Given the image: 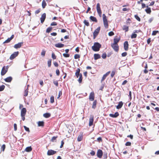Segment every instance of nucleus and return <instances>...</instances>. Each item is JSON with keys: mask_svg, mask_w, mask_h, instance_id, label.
<instances>
[{"mask_svg": "<svg viewBox=\"0 0 159 159\" xmlns=\"http://www.w3.org/2000/svg\"><path fill=\"white\" fill-rule=\"evenodd\" d=\"M101 47V45L98 42H95L94 45L92 47V50L95 51L97 52L99 50L100 48Z\"/></svg>", "mask_w": 159, "mask_h": 159, "instance_id": "obj_1", "label": "nucleus"}, {"mask_svg": "<svg viewBox=\"0 0 159 159\" xmlns=\"http://www.w3.org/2000/svg\"><path fill=\"white\" fill-rule=\"evenodd\" d=\"M102 18L104 26L106 28H108V22L107 17L105 14L102 15Z\"/></svg>", "mask_w": 159, "mask_h": 159, "instance_id": "obj_2", "label": "nucleus"}, {"mask_svg": "<svg viewBox=\"0 0 159 159\" xmlns=\"http://www.w3.org/2000/svg\"><path fill=\"white\" fill-rule=\"evenodd\" d=\"M27 111L25 108H23L21 111V116L22 117V120L24 121L25 120V116L26 115Z\"/></svg>", "mask_w": 159, "mask_h": 159, "instance_id": "obj_3", "label": "nucleus"}, {"mask_svg": "<svg viewBox=\"0 0 159 159\" xmlns=\"http://www.w3.org/2000/svg\"><path fill=\"white\" fill-rule=\"evenodd\" d=\"M100 30V27H98L94 31L93 33V38L95 39L99 34Z\"/></svg>", "mask_w": 159, "mask_h": 159, "instance_id": "obj_4", "label": "nucleus"}, {"mask_svg": "<svg viewBox=\"0 0 159 159\" xmlns=\"http://www.w3.org/2000/svg\"><path fill=\"white\" fill-rule=\"evenodd\" d=\"M8 68V66H4L2 69L1 75H4L7 71Z\"/></svg>", "mask_w": 159, "mask_h": 159, "instance_id": "obj_5", "label": "nucleus"}, {"mask_svg": "<svg viewBox=\"0 0 159 159\" xmlns=\"http://www.w3.org/2000/svg\"><path fill=\"white\" fill-rule=\"evenodd\" d=\"M97 11L98 14L99 16L101 17L102 16V12L100 7V5L99 3H98L97 4Z\"/></svg>", "mask_w": 159, "mask_h": 159, "instance_id": "obj_6", "label": "nucleus"}, {"mask_svg": "<svg viewBox=\"0 0 159 159\" xmlns=\"http://www.w3.org/2000/svg\"><path fill=\"white\" fill-rule=\"evenodd\" d=\"M19 52H14L13 54H12L10 57V59L11 60H12L14 59L19 54Z\"/></svg>", "mask_w": 159, "mask_h": 159, "instance_id": "obj_7", "label": "nucleus"}, {"mask_svg": "<svg viewBox=\"0 0 159 159\" xmlns=\"http://www.w3.org/2000/svg\"><path fill=\"white\" fill-rule=\"evenodd\" d=\"M111 46L116 52H117L118 51L119 47L118 44H111Z\"/></svg>", "mask_w": 159, "mask_h": 159, "instance_id": "obj_8", "label": "nucleus"}, {"mask_svg": "<svg viewBox=\"0 0 159 159\" xmlns=\"http://www.w3.org/2000/svg\"><path fill=\"white\" fill-rule=\"evenodd\" d=\"M97 156L99 158H102L103 155V152L101 149H98L97 152Z\"/></svg>", "mask_w": 159, "mask_h": 159, "instance_id": "obj_9", "label": "nucleus"}, {"mask_svg": "<svg viewBox=\"0 0 159 159\" xmlns=\"http://www.w3.org/2000/svg\"><path fill=\"white\" fill-rule=\"evenodd\" d=\"M94 120V117L93 115H90L89 119V125L90 126H92L93 125V123Z\"/></svg>", "mask_w": 159, "mask_h": 159, "instance_id": "obj_10", "label": "nucleus"}, {"mask_svg": "<svg viewBox=\"0 0 159 159\" xmlns=\"http://www.w3.org/2000/svg\"><path fill=\"white\" fill-rule=\"evenodd\" d=\"M57 153V151L52 150H49L47 152V155L48 156L54 155Z\"/></svg>", "mask_w": 159, "mask_h": 159, "instance_id": "obj_11", "label": "nucleus"}, {"mask_svg": "<svg viewBox=\"0 0 159 159\" xmlns=\"http://www.w3.org/2000/svg\"><path fill=\"white\" fill-rule=\"evenodd\" d=\"M46 18V14L45 13H43L41 15V17L40 18L41 23L42 24L43 23L44 21Z\"/></svg>", "mask_w": 159, "mask_h": 159, "instance_id": "obj_12", "label": "nucleus"}, {"mask_svg": "<svg viewBox=\"0 0 159 159\" xmlns=\"http://www.w3.org/2000/svg\"><path fill=\"white\" fill-rule=\"evenodd\" d=\"M94 98V93L93 92H91L89 96V100L90 101H93Z\"/></svg>", "mask_w": 159, "mask_h": 159, "instance_id": "obj_13", "label": "nucleus"}, {"mask_svg": "<svg viewBox=\"0 0 159 159\" xmlns=\"http://www.w3.org/2000/svg\"><path fill=\"white\" fill-rule=\"evenodd\" d=\"M23 42L19 43L17 44H16L14 45V47L16 49H17L20 48L23 45Z\"/></svg>", "mask_w": 159, "mask_h": 159, "instance_id": "obj_14", "label": "nucleus"}, {"mask_svg": "<svg viewBox=\"0 0 159 159\" xmlns=\"http://www.w3.org/2000/svg\"><path fill=\"white\" fill-rule=\"evenodd\" d=\"M124 47L125 50L127 51L128 50L129 44L128 42L126 41L124 43Z\"/></svg>", "mask_w": 159, "mask_h": 159, "instance_id": "obj_15", "label": "nucleus"}, {"mask_svg": "<svg viewBox=\"0 0 159 159\" xmlns=\"http://www.w3.org/2000/svg\"><path fill=\"white\" fill-rule=\"evenodd\" d=\"M119 114L118 112H116L114 114H110L109 116L110 117L112 118H116L119 116Z\"/></svg>", "mask_w": 159, "mask_h": 159, "instance_id": "obj_16", "label": "nucleus"}, {"mask_svg": "<svg viewBox=\"0 0 159 159\" xmlns=\"http://www.w3.org/2000/svg\"><path fill=\"white\" fill-rule=\"evenodd\" d=\"M110 73V71H109L107 72L105 74L103 75V77L101 80V82H102L106 78V77Z\"/></svg>", "mask_w": 159, "mask_h": 159, "instance_id": "obj_17", "label": "nucleus"}, {"mask_svg": "<svg viewBox=\"0 0 159 159\" xmlns=\"http://www.w3.org/2000/svg\"><path fill=\"white\" fill-rule=\"evenodd\" d=\"M14 35H12L10 38H8L6 40L4 43H8L10 42V41L14 38Z\"/></svg>", "mask_w": 159, "mask_h": 159, "instance_id": "obj_18", "label": "nucleus"}, {"mask_svg": "<svg viewBox=\"0 0 159 159\" xmlns=\"http://www.w3.org/2000/svg\"><path fill=\"white\" fill-rule=\"evenodd\" d=\"M123 103L122 101L119 102L118 103V105L116 106V108L117 109H120L123 106Z\"/></svg>", "mask_w": 159, "mask_h": 159, "instance_id": "obj_19", "label": "nucleus"}, {"mask_svg": "<svg viewBox=\"0 0 159 159\" xmlns=\"http://www.w3.org/2000/svg\"><path fill=\"white\" fill-rule=\"evenodd\" d=\"M83 133H81L79 135L77 138V141L78 142H80L82 141L83 139Z\"/></svg>", "mask_w": 159, "mask_h": 159, "instance_id": "obj_20", "label": "nucleus"}, {"mask_svg": "<svg viewBox=\"0 0 159 159\" xmlns=\"http://www.w3.org/2000/svg\"><path fill=\"white\" fill-rule=\"evenodd\" d=\"M55 46L57 48H61L63 47L64 45V44L61 43H58L55 44Z\"/></svg>", "mask_w": 159, "mask_h": 159, "instance_id": "obj_21", "label": "nucleus"}, {"mask_svg": "<svg viewBox=\"0 0 159 159\" xmlns=\"http://www.w3.org/2000/svg\"><path fill=\"white\" fill-rule=\"evenodd\" d=\"M146 7L147 8V9L145 10V11L147 13L150 14L151 12V8L149 7L148 6H146Z\"/></svg>", "mask_w": 159, "mask_h": 159, "instance_id": "obj_22", "label": "nucleus"}, {"mask_svg": "<svg viewBox=\"0 0 159 159\" xmlns=\"http://www.w3.org/2000/svg\"><path fill=\"white\" fill-rule=\"evenodd\" d=\"M89 18L90 20L93 21L95 22H97L98 21V20L96 18L93 16H90Z\"/></svg>", "mask_w": 159, "mask_h": 159, "instance_id": "obj_23", "label": "nucleus"}, {"mask_svg": "<svg viewBox=\"0 0 159 159\" xmlns=\"http://www.w3.org/2000/svg\"><path fill=\"white\" fill-rule=\"evenodd\" d=\"M129 27L128 26L126 25H124L122 28V29L123 30L125 31V32H127L129 30Z\"/></svg>", "mask_w": 159, "mask_h": 159, "instance_id": "obj_24", "label": "nucleus"}, {"mask_svg": "<svg viewBox=\"0 0 159 159\" xmlns=\"http://www.w3.org/2000/svg\"><path fill=\"white\" fill-rule=\"evenodd\" d=\"M94 59L96 60L101 58L100 55L98 54H95L94 55Z\"/></svg>", "mask_w": 159, "mask_h": 159, "instance_id": "obj_25", "label": "nucleus"}, {"mask_svg": "<svg viewBox=\"0 0 159 159\" xmlns=\"http://www.w3.org/2000/svg\"><path fill=\"white\" fill-rule=\"evenodd\" d=\"M12 80V78L11 77H9L5 79V81L7 82H11Z\"/></svg>", "mask_w": 159, "mask_h": 159, "instance_id": "obj_26", "label": "nucleus"}, {"mask_svg": "<svg viewBox=\"0 0 159 159\" xmlns=\"http://www.w3.org/2000/svg\"><path fill=\"white\" fill-rule=\"evenodd\" d=\"M39 126L43 127L44 126V122L43 121H39L38 123Z\"/></svg>", "mask_w": 159, "mask_h": 159, "instance_id": "obj_27", "label": "nucleus"}, {"mask_svg": "<svg viewBox=\"0 0 159 159\" xmlns=\"http://www.w3.org/2000/svg\"><path fill=\"white\" fill-rule=\"evenodd\" d=\"M120 38H114V43L113 44H117V43L119 42L120 40Z\"/></svg>", "mask_w": 159, "mask_h": 159, "instance_id": "obj_28", "label": "nucleus"}, {"mask_svg": "<svg viewBox=\"0 0 159 159\" xmlns=\"http://www.w3.org/2000/svg\"><path fill=\"white\" fill-rule=\"evenodd\" d=\"M51 116V114L49 113H46L44 114L43 115V116L46 118H49Z\"/></svg>", "mask_w": 159, "mask_h": 159, "instance_id": "obj_29", "label": "nucleus"}, {"mask_svg": "<svg viewBox=\"0 0 159 159\" xmlns=\"http://www.w3.org/2000/svg\"><path fill=\"white\" fill-rule=\"evenodd\" d=\"M97 103V100H95L93 101V105L92 106V108H93L95 109L96 107Z\"/></svg>", "mask_w": 159, "mask_h": 159, "instance_id": "obj_30", "label": "nucleus"}, {"mask_svg": "<svg viewBox=\"0 0 159 159\" xmlns=\"http://www.w3.org/2000/svg\"><path fill=\"white\" fill-rule=\"evenodd\" d=\"M32 148L31 146L28 147L25 149V151L28 152H30L32 150Z\"/></svg>", "mask_w": 159, "mask_h": 159, "instance_id": "obj_31", "label": "nucleus"}, {"mask_svg": "<svg viewBox=\"0 0 159 159\" xmlns=\"http://www.w3.org/2000/svg\"><path fill=\"white\" fill-rule=\"evenodd\" d=\"M42 7L43 8H44L47 5V3L45 0H43L42 2Z\"/></svg>", "mask_w": 159, "mask_h": 159, "instance_id": "obj_32", "label": "nucleus"}, {"mask_svg": "<svg viewBox=\"0 0 159 159\" xmlns=\"http://www.w3.org/2000/svg\"><path fill=\"white\" fill-rule=\"evenodd\" d=\"M79 76V78L78 79V81L80 83H81L82 82L83 79L82 74L81 73L80 74V76Z\"/></svg>", "mask_w": 159, "mask_h": 159, "instance_id": "obj_33", "label": "nucleus"}, {"mask_svg": "<svg viewBox=\"0 0 159 159\" xmlns=\"http://www.w3.org/2000/svg\"><path fill=\"white\" fill-rule=\"evenodd\" d=\"M28 93V88H27L24 92V95L25 97L27 96Z\"/></svg>", "mask_w": 159, "mask_h": 159, "instance_id": "obj_34", "label": "nucleus"}, {"mask_svg": "<svg viewBox=\"0 0 159 159\" xmlns=\"http://www.w3.org/2000/svg\"><path fill=\"white\" fill-rule=\"evenodd\" d=\"M83 23L85 24V25L87 26H89V23L88 20H84V21Z\"/></svg>", "mask_w": 159, "mask_h": 159, "instance_id": "obj_35", "label": "nucleus"}, {"mask_svg": "<svg viewBox=\"0 0 159 159\" xmlns=\"http://www.w3.org/2000/svg\"><path fill=\"white\" fill-rule=\"evenodd\" d=\"M52 27H50L47 28L46 30V32L47 33H50L52 30Z\"/></svg>", "mask_w": 159, "mask_h": 159, "instance_id": "obj_36", "label": "nucleus"}, {"mask_svg": "<svg viewBox=\"0 0 159 159\" xmlns=\"http://www.w3.org/2000/svg\"><path fill=\"white\" fill-rule=\"evenodd\" d=\"M52 59H49L48 61V65L49 67H51V65Z\"/></svg>", "mask_w": 159, "mask_h": 159, "instance_id": "obj_37", "label": "nucleus"}, {"mask_svg": "<svg viewBox=\"0 0 159 159\" xmlns=\"http://www.w3.org/2000/svg\"><path fill=\"white\" fill-rule=\"evenodd\" d=\"M58 136H53L52 137V138L51 139V141L52 142H55V140H56L57 139V138Z\"/></svg>", "mask_w": 159, "mask_h": 159, "instance_id": "obj_38", "label": "nucleus"}, {"mask_svg": "<svg viewBox=\"0 0 159 159\" xmlns=\"http://www.w3.org/2000/svg\"><path fill=\"white\" fill-rule=\"evenodd\" d=\"M137 34H136L134 33L132 34L131 36V39L135 38L137 37Z\"/></svg>", "mask_w": 159, "mask_h": 159, "instance_id": "obj_39", "label": "nucleus"}, {"mask_svg": "<svg viewBox=\"0 0 159 159\" xmlns=\"http://www.w3.org/2000/svg\"><path fill=\"white\" fill-rule=\"evenodd\" d=\"M50 102L52 103H53L54 102V97L52 96L50 97Z\"/></svg>", "mask_w": 159, "mask_h": 159, "instance_id": "obj_40", "label": "nucleus"}, {"mask_svg": "<svg viewBox=\"0 0 159 159\" xmlns=\"http://www.w3.org/2000/svg\"><path fill=\"white\" fill-rule=\"evenodd\" d=\"M159 33V32L158 30L153 31L152 33V35H155L157 33Z\"/></svg>", "mask_w": 159, "mask_h": 159, "instance_id": "obj_41", "label": "nucleus"}, {"mask_svg": "<svg viewBox=\"0 0 159 159\" xmlns=\"http://www.w3.org/2000/svg\"><path fill=\"white\" fill-rule=\"evenodd\" d=\"M80 57V56L78 54H75L74 55V58L75 59H79Z\"/></svg>", "mask_w": 159, "mask_h": 159, "instance_id": "obj_42", "label": "nucleus"}, {"mask_svg": "<svg viewBox=\"0 0 159 159\" xmlns=\"http://www.w3.org/2000/svg\"><path fill=\"white\" fill-rule=\"evenodd\" d=\"M6 148V145L5 144H3L1 147V150L2 151H4L5 150V149Z\"/></svg>", "mask_w": 159, "mask_h": 159, "instance_id": "obj_43", "label": "nucleus"}, {"mask_svg": "<svg viewBox=\"0 0 159 159\" xmlns=\"http://www.w3.org/2000/svg\"><path fill=\"white\" fill-rule=\"evenodd\" d=\"M134 17L136 18V19L138 20L139 21H140L141 20V19L140 17L137 15H134Z\"/></svg>", "mask_w": 159, "mask_h": 159, "instance_id": "obj_44", "label": "nucleus"}, {"mask_svg": "<svg viewBox=\"0 0 159 159\" xmlns=\"http://www.w3.org/2000/svg\"><path fill=\"white\" fill-rule=\"evenodd\" d=\"M56 56L54 53H52V57L53 59H56Z\"/></svg>", "mask_w": 159, "mask_h": 159, "instance_id": "obj_45", "label": "nucleus"}, {"mask_svg": "<svg viewBox=\"0 0 159 159\" xmlns=\"http://www.w3.org/2000/svg\"><path fill=\"white\" fill-rule=\"evenodd\" d=\"M5 88V86L4 85H2V86H0V91H3Z\"/></svg>", "mask_w": 159, "mask_h": 159, "instance_id": "obj_46", "label": "nucleus"}, {"mask_svg": "<svg viewBox=\"0 0 159 159\" xmlns=\"http://www.w3.org/2000/svg\"><path fill=\"white\" fill-rule=\"evenodd\" d=\"M80 70L79 68H77L75 74H80Z\"/></svg>", "mask_w": 159, "mask_h": 159, "instance_id": "obj_47", "label": "nucleus"}, {"mask_svg": "<svg viewBox=\"0 0 159 159\" xmlns=\"http://www.w3.org/2000/svg\"><path fill=\"white\" fill-rule=\"evenodd\" d=\"M46 53V51L44 50H43L41 52V55L42 56L44 57Z\"/></svg>", "mask_w": 159, "mask_h": 159, "instance_id": "obj_48", "label": "nucleus"}, {"mask_svg": "<svg viewBox=\"0 0 159 159\" xmlns=\"http://www.w3.org/2000/svg\"><path fill=\"white\" fill-rule=\"evenodd\" d=\"M115 74V71H112L111 73V76L112 78H113Z\"/></svg>", "mask_w": 159, "mask_h": 159, "instance_id": "obj_49", "label": "nucleus"}, {"mask_svg": "<svg viewBox=\"0 0 159 159\" xmlns=\"http://www.w3.org/2000/svg\"><path fill=\"white\" fill-rule=\"evenodd\" d=\"M63 56L65 57H70V54H69L63 53Z\"/></svg>", "mask_w": 159, "mask_h": 159, "instance_id": "obj_50", "label": "nucleus"}, {"mask_svg": "<svg viewBox=\"0 0 159 159\" xmlns=\"http://www.w3.org/2000/svg\"><path fill=\"white\" fill-rule=\"evenodd\" d=\"M107 57V54L106 53H103L102 55V57L103 59H105Z\"/></svg>", "mask_w": 159, "mask_h": 159, "instance_id": "obj_51", "label": "nucleus"}, {"mask_svg": "<svg viewBox=\"0 0 159 159\" xmlns=\"http://www.w3.org/2000/svg\"><path fill=\"white\" fill-rule=\"evenodd\" d=\"M24 127L25 130L26 131L28 132H30V129H29V128L25 126H24Z\"/></svg>", "mask_w": 159, "mask_h": 159, "instance_id": "obj_52", "label": "nucleus"}, {"mask_svg": "<svg viewBox=\"0 0 159 159\" xmlns=\"http://www.w3.org/2000/svg\"><path fill=\"white\" fill-rule=\"evenodd\" d=\"M53 83L57 87L58 85V81L57 80L54 81Z\"/></svg>", "mask_w": 159, "mask_h": 159, "instance_id": "obj_53", "label": "nucleus"}, {"mask_svg": "<svg viewBox=\"0 0 159 159\" xmlns=\"http://www.w3.org/2000/svg\"><path fill=\"white\" fill-rule=\"evenodd\" d=\"M64 144V141H63V140H62L61 142V145L60 146V148H62L63 147Z\"/></svg>", "mask_w": 159, "mask_h": 159, "instance_id": "obj_54", "label": "nucleus"}, {"mask_svg": "<svg viewBox=\"0 0 159 159\" xmlns=\"http://www.w3.org/2000/svg\"><path fill=\"white\" fill-rule=\"evenodd\" d=\"M114 33L112 31H111V32H110L109 33H108V35L110 36H112L113 35H114Z\"/></svg>", "mask_w": 159, "mask_h": 159, "instance_id": "obj_55", "label": "nucleus"}, {"mask_svg": "<svg viewBox=\"0 0 159 159\" xmlns=\"http://www.w3.org/2000/svg\"><path fill=\"white\" fill-rule=\"evenodd\" d=\"M131 22V20L129 18H128L126 21V23L130 24Z\"/></svg>", "mask_w": 159, "mask_h": 159, "instance_id": "obj_56", "label": "nucleus"}, {"mask_svg": "<svg viewBox=\"0 0 159 159\" xmlns=\"http://www.w3.org/2000/svg\"><path fill=\"white\" fill-rule=\"evenodd\" d=\"M126 146H130L131 145V143L129 142H127L125 144Z\"/></svg>", "mask_w": 159, "mask_h": 159, "instance_id": "obj_57", "label": "nucleus"}, {"mask_svg": "<svg viewBox=\"0 0 159 159\" xmlns=\"http://www.w3.org/2000/svg\"><path fill=\"white\" fill-rule=\"evenodd\" d=\"M53 63L55 67H57L59 65L57 62L55 61Z\"/></svg>", "mask_w": 159, "mask_h": 159, "instance_id": "obj_58", "label": "nucleus"}, {"mask_svg": "<svg viewBox=\"0 0 159 159\" xmlns=\"http://www.w3.org/2000/svg\"><path fill=\"white\" fill-rule=\"evenodd\" d=\"M57 25V24L56 22H53L51 23V26H55V25Z\"/></svg>", "mask_w": 159, "mask_h": 159, "instance_id": "obj_59", "label": "nucleus"}, {"mask_svg": "<svg viewBox=\"0 0 159 159\" xmlns=\"http://www.w3.org/2000/svg\"><path fill=\"white\" fill-rule=\"evenodd\" d=\"M127 52H125L122 53L121 54V55L122 57H124L126 56L127 55Z\"/></svg>", "mask_w": 159, "mask_h": 159, "instance_id": "obj_60", "label": "nucleus"}, {"mask_svg": "<svg viewBox=\"0 0 159 159\" xmlns=\"http://www.w3.org/2000/svg\"><path fill=\"white\" fill-rule=\"evenodd\" d=\"M14 130L15 131H16L17 129V125L16 124H14Z\"/></svg>", "mask_w": 159, "mask_h": 159, "instance_id": "obj_61", "label": "nucleus"}, {"mask_svg": "<svg viewBox=\"0 0 159 159\" xmlns=\"http://www.w3.org/2000/svg\"><path fill=\"white\" fill-rule=\"evenodd\" d=\"M90 154L91 155L93 156L95 155V153L94 151H92L90 152Z\"/></svg>", "mask_w": 159, "mask_h": 159, "instance_id": "obj_62", "label": "nucleus"}, {"mask_svg": "<svg viewBox=\"0 0 159 159\" xmlns=\"http://www.w3.org/2000/svg\"><path fill=\"white\" fill-rule=\"evenodd\" d=\"M129 10V8H126V7L124 8H123L122 9V10H123V11H128Z\"/></svg>", "mask_w": 159, "mask_h": 159, "instance_id": "obj_63", "label": "nucleus"}, {"mask_svg": "<svg viewBox=\"0 0 159 159\" xmlns=\"http://www.w3.org/2000/svg\"><path fill=\"white\" fill-rule=\"evenodd\" d=\"M56 73L57 76H59L60 75V71L58 69L56 70Z\"/></svg>", "mask_w": 159, "mask_h": 159, "instance_id": "obj_64", "label": "nucleus"}]
</instances>
